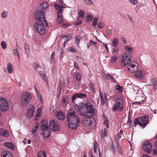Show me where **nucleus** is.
<instances>
[{
	"label": "nucleus",
	"instance_id": "obj_1",
	"mask_svg": "<svg viewBox=\"0 0 157 157\" xmlns=\"http://www.w3.org/2000/svg\"><path fill=\"white\" fill-rule=\"evenodd\" d=\"M68 126L72 129H76L80 123V119L75 111L70 109L67 116Z\"/></svg>",
	"mask_w": 157,
	"mask_h": 157
},
{
	"label": "nucleus",
	"instance_id": "obj_2",
	"mask_svg": "<svg viewBox=\"0 0 157 157\" xmlns=\"http://www.w3.org/2000/svg\"><path fill=\"white\" fill-rule=\"evenodd\" d=\"M149 117L147 115H143L134 119V124L136 127L137 124L142 126L143 128L148 123Z\"/></svg>",
	"mask_w": 157,
	"mask_h": 157
},
{
	"label": "nucleus",
	"instance_id": "obj_3",
	"mask_svg": "<svg viewBox=\"0 0 157 157\" xmlns=\"http://www.w3.org/2000/svg\"><path fill=\"white\" fill-rule=\"evenodd\" d=\"M40 128L42 131V135L43 138H48L51 134L50 129L48 126H46L41 121Z\"/></svg>",
	"mask_w": 157,
	"mask_h": 157
},
{
	"label": "nucleus",
	"instance_id": "obj_4",
	"mask_svg": "<svg viewBox=\"0 0 157 157\" xmlns=\"http://www.w3.org/2000/svg\"><path fill=\"white\" fill-rule=\"evenodd\" d=\"M31 98V96L28 92H24L21 95V103L24 106H26L28 104Z\"/></svg>",
	"mask_w": 157,
	"mask_h": 157
},
{
	"label": "nucleus",
	"instance_id": "obj_5",
	"mask_svg": "<svg viewBox=\"0 0 157 157\" xmlns=\"http://www.w3.org/2000/svg\"><path fill=\"white\" fill-rule=\"evenodd\" d=\"M44 11L42 10H38L34 13L35 20L36 22L35 23H40L42 22V20L45 17Z\"/></svg>",
	"mask_w": 157,
	"mask_h": 157
},
{
	"label": "nucleus",
	"instance_id": "obj_6",
	"mask_svg": "<svg viewBox=\"0 0 157 157\" xmlns=\"http://www.w3.org/2000/svg\"><path fill=\"white\" fill-rule=\"evenodd\" d=\"M122 56V59L121 61V65L124 67L126 66L129 63L131 60L132 57L131 54L129 52H126Z\"/></svg>",
	"mask_w": 157,
	"mask_h": 157
},
{
	"label": "nucleus",
	"instance_id": "obj_7",
	"mask_svg": "<svg viewBox=\"0 0 157 157\" xmlns=\"http://www.w3.org/2000/svg\"><path fill=\"white\" fill-rule=\"evenodd\" d=\"M49 128L50 130L53 132H58L60 130V126L59 125L58 122L54 119L50 120L49 124Z\"/></svg>",
	"mask_w": 157,
	"mask_h": 157
},
{
	"label": "nucleus",
	"instance_id": "obj_8",
	"mask_svg": "<svg viewBox=\"0 0 157 157\" xmlns=\"http://www.w3.org/2000/svg\"><path fill=\"white\" fill-rule=\"evenodd\" d=\"M43 23L40 24L38 23H34L33 24L36 31L40 35H44L45 32V29L43 26Z\"/></svg>",
	"mask_w": 157,
	"mask_h": 157
},
{
	"label": "nucleus",
	"instance_id": "obj_9",
	"mask_svg": "<svg viewBox=\"0 0 157 157\" xmlns=\"http://www.w3.org/2000/svg\"><path fill=\"white\" fill-rule=\"evenodd\" d=\"M88 105V103L82 101L79 103V105L75 104V107L76 110L80 114L81 112L82 113V111L85 109L84 107H85L86 109Z\"/></svg>",
	"mask_w": 157,
	"mask_h": 157
},
{
	"label": "nucleus",
	"instance_id": "obj_10",
	"mask_svg": "<svg viewBox=\"0 0 157 157\" xmlns=\"http://www.w3.org/2000/svg\"><path fill=\"white\" fill-rule=\"evenodd\" d=\"M86 96L87 95L84 94L82 93H76L74 94L72 97V102L74 104H75V100L76 98H78L81 99H83L84 98H86Z\"/></svg>",
	"mask_w": 157,
	"mask_h": 157
},
{
	"label": "nucleus",
	"instance_id": "obj_11",
	"mask_svg": "<svg viewBox=\"0 0 157 157\" xmlns=\"http://www.w3.org/2000/svg\"><path fill=\"white\" fill-rule=\"evenodd\" d=\"M137 64L136 70L134 72V75L137 78H139L140 79H143L144 78V76L142 74L143 71H138L139 68V66L138 63L137 62H135Z\"/></svg>",
	"mask_w": 157,
	"mask_h": 157
},
{
	"label": "nucleus",
	"instance_id": "obj_12",
	"mask_svg": "<svg viewBox=\"0 0 157 157\" xmlns=\"http://www.w3.org/2000/svg\"><path fill=\"white\" fill-rule=\"evenodd\" d=\"M31 108L30 109H28L27 113V117L28 118L32 117L34 115L35 112V108L34 106L31 105Z\"/></svg>",
	"mask_w": 157,
	"mask_h": 157
},
{
	"label": "nucleus",
	"instance_id": "obj_13",
	"mask_svg": "<svg viewBox=\"0 0 157 157\" xmlns=\"http://www.w3.org/2000/svg\"><path fill=\"white\" fill-rule=\"evenodd\" d=\"M56 116L58 119L60 121L63 120L65 118V113L62 111H58L56 112Z\"/></svg>",
	"mask_w": 157,
	"mask_h": 157
},
{
	"label": "nucleus",
	"instance_id": "obj_14",
	"mask_svg": "<svg viewBox=\"0 0 157 157\" xmlns=\"http://www.w3.org/2000/svg\"><path fill=\"white\" fill-rule=\"evenodd\" d=\"M86 114H87V113H85V111H84V112L83 113L81 112V113L80 114L82 117H84L82 119H83V121H86V122L87 123V121H88L89 120L90 121V123H92V122L91 121L90 119L91 117L90 116H89L88 115Z\"/></svg>",
	"mask_w": 157,
	"mask_h": 157
},
{
	"label": "nucleus",
	"instance_id": "obj_15",
	"mask_svg": "<svg viewBox=\"0 0 157 157\" xmlns=\"http://www.w3.org/2000/svg\"><path fill=\"white\" fill-rule=\"evenodd\" d=\"M85 111V113H87L93 114L95 113L94 109L93 108V106L92 105H89L86 109Z\"/></svg>",
	"mask_w": 157,
	"mask_h": 157
},
{
	"label": "nucleus",
	"instance_id": "obj_16",
	"mask_svg": "<svg viewBox=\"0 0 157 157\" xmlns=\"http://www.w3.org/2000/svg\"><path fill=\"white\" fill-rule=\"evenodd\" d=\"M4 145L7 148L10 149L13 151H14L15 149L14 145L12 142H5L4 143Z\"/></svg>",
	"mask_w": 157,
	"mask_h": 157
},
{
	"label": "nucleus",
	"instance_id": "obj_17",
	"mask_svg": "<svg viewBox=\"0 0 157 157\" xmlns=\"http://www.w3.org/2000/svg\"><path fill=\"white\" fill-rule=\"evenodd\" d=\"M54 6L55 9L58 11V13L59 14L62 13L63 11V9L62 8V6L59 4H58L57 3H55L54 4Z\"/></svg>",
	"mask_w": 157,
	"mask_h": 157
},
{
	"label": "nucleus",
	"instance_id": "obj_18",
	"mask_svg": "<svg viewBox=\"0 0 157 157\" xmlns=\"http://www.w3.org/2000/svg\"><path fill=\"white\" fill-rule=\"evenodd\" d=\"M8 102L7 103L4 104L3 105H2V107L0 108L2 111L4 112H7L8 110Z\"/></svg>",
	"mask_w": 157,
	"mask_h": 157
},
{
	"label": "nucleus",
	"instance_id": "obj_19",
	"mask_svg": "<svg viewBox=\"0 0 157 157\" xmlns=\"http://www.w3.org/2000/svg\"><path fill=\"white\" fill-rule=\"evenodd\" d=\"M143 149L148 154H150L151 152V150L152 148H150V147H148L146 146L145 144H143L142 147Z\"/></svg>",
	"mask_w": 157,
	"mask_h": 157
},
{
	"label": "nucleus",
	"instance_id": "obj_20",
	"mask_svg": "<svg viewBox=\"0 0 157 157\" xmlns=\"http://www.w3.org/2000/svg\"><path fill=\"white\" fill-rule=\"evenodd\" d=\"M152 85H154V90H155L157 88V80L155 79H152L151 80Z\"/></svg>",
	"mask_w": 157,
	"mask_h": 157
},
{
	"label": "nucleus",
	"instance_id": "obj_21",
	"mask_svg": "<svg viewBox=\"0 0 157 157\" xmlns=\"http://www.w3.org/2000/svg\"><path fill=\"white\" fill-rule=\"evenodd\" d=\"M7 101L6 99L3 97L0 96V108L4 104L7 103Z\"/></svg>",
	"mask_w": 157,
	"mask_h": 157
},
{
	"label": "nucleus",
	"instance_id": "obj_22",
	"mask_svg": "<svg viewBox=\"0 0 157 157\" xmlns=\"http://www.w3.org/2000/svg\"><path fill=\"white\" fill-rule=\"evenodd\" d=\"M42 9H47L48 8V4L46 2H42L40 4Z\"/></svg>",
	"mask_w": 157,
	"mask_h": 157
},
{
	"label": "nucleus",
	"instance_id": "obj_23",
	"mask_svg": "<svg viewBox=\"0 0 157 157\" xmlns=\"http://www.w3.org/2000/svg\"><path fill=\"white\" fill-rule=\"evenodd\" d=\"M7 70L9 73L11 74L13 72V67L12 64L9 63L7 65Z\"/></svg>",
	"mask_w": 157,
	"mask_h": 157
},
{
	"label": "nucleus",
	"instance_id": "obj_24",
	"mask_svg": "<svg viewBox=\"0 0 157 157\" xmlns=\"http://www.w3.org/2000/svg\"><path fill=\"white\" fill-rule=\"evenodd\" d=\"M93 17L90 14H88L86 17V21L87 22L90 23L91 22L93 19Z\"/></svg>",
	"mask_w": 157,
	"mask_h": 157
},
{
	"label": "nucleus",
	"instance_id": "obj_25",
	"mask_svg": "<svg viewBox=\"0 0 157 157\" xmlns=\"http://www.w3.org/2000/svg\"><path fill=\"white\" fill-rule=\"evenodd\" d=\"M106 77L108 79H111L113 82L115 83L118 82H117L115 79L113 78V77L109 73H107L106 75Z\"/></svg>",
	"mask_w": 157,
	"mask_h": 157
},
{
	"label": "nucleus",
	"instance_id": "obj_26",
	"mask_svg": "<svg viewBox=\"0 0 157 157\" xmlns=\"http://www.w3.org/2000/svg\"><path fill=\"white\" fill-rule=\"evenodd\" d=\"M97 43L94 41H93L92 40H90V42L89 43H87V47L88 49L90 48L91 45L92 46H94L95 45H96Z\"/></svg>",
	"mask_w": 157,
	"mask_h": 157
},
{
	"label": "nucleus",
	"instance_id": "obj_27",
	"mask_svg": "<svg viewBox=\"0 0 157 157\" xmlns=\"http://www.w3.org/2000/svg\"><path fill=\"white\" fill-rule=\"evenodd\" d=\"M61 16V15H59V13H57V20L56 22L59 24H61L63 22L62 18Z\"/></svg>",
	"mask_w": 157,
	"mask_h": 157
},
{
	"label": "nucleus",
	"instance_id": "obj_28",
	"mask_svg": "<svg viewBox=\"0 0 157 157\" xmlns=\"http://www.w3.org/2000/svg\"><path fill=\"white\" fill-rule=\"evenodd\" d=\"M35 89L37 95V96L39 98H40L41 102L42 103L43 100H42V98L41 95L40 94V92L38 91V90L37 89V88L36 86H35Z\"/></svg>",
	"mask_w": 157,
	"mask_h": 157
},
{
	"label": "nucleus",
	"instance_id": "obj_29",
	"mask_svg": "<svg viewBox=\"0 0 157 157\" xmlns=\"http://www.w3.org/2000/svg\"><path fill=\"white\" fill-rule=\"evenodd\" d=\"M24 47L25 48V53L27 55H29L30 51L29 45L27 44L26 43L25 44Z\"/></svg>",
	"mask_w": 157,
	"mask_h": 157
},
{
	"label": "nucleus",
	"instance_id": "obj_30",
	"mask_svg": "<svg viewBox=\"0 0 157 157\" xmlns=\"http://www.w3.org/2000/svg\"><path fill=\"white\" fill-rule=\"evenodd\" d=\"M124 49L126 51H128L129 53L132 52L133 50L132 47L128 45H126Z\"/></svg>",
	"mask_w": 157,
	"mask_h": 157
},
{
	"label": "nucleus",
	"instance_id": "obj_31",
	"mask_svg": "<svg viewBox=\"0 0 157 157\" xmlns=\"http://www.w3.org/2000/svg\"><path fill=\"white\" fill-rule=\"evenodd\" d=\"M41 108H39L37 109L35 115V117H40L41 115Z\"/></svg>",
	"mask_w": 157,
	"mask_h": 157
},
{
	"label": "nucleus",
	"instance_id": "obj_32",
	"mask_svg": "<svg viewBox=\"0 0 157 157\" xmlns=\"http://www.w3.org/2000/svg\"><path fill=\"white\" fill-rule=\"evenodd\" d=\"M62 102L63 103L65 104L66 105L67 104V102H68V98L66 95L63 96L62 98Z\"/></svg>",
	"mask_w": 157,
	"mask_h": 157
},
{
	"label": "nucleus",
	"instance_id": "obj_33",
	"mask_svg": "<svg viewBox=\"0 0 157 157\" xmlns=\"http://www.w3.org/2000/svg\"><path fill=\"white\" fill-rule=\"evenodd\" d=\"M40 24H42L43 23V26H44L46 27H47L48 26V24L47 21L46 20L45 17V18L42 20V22L40 23H39Z\"/></svg>",
	"mask_w": 157,
	"mask_h": 157
},
{
	"label": "nucleus",
	"instance_id": "obj_34",
	"mask_svg": "<svg viewBox=\"0 0 157 157\" xmlns=\"http://www.w3.org/2000/svg\"><path fill=\"white\" fill-rule=\"evenodd\" d=\"M78 15L79 17H80L81 18H82L85 16V13L83 10H81L78 13Z\"/></svg>",
	"mask_w": 157,
	"mask_h": 157
},
{
	"label": "nucleus",
	"instance_id": "obj_35",
	"mask_svg": "<svg viewBox=\"0 0 157 157\" xmlns=\"http://www.w3.org/2000/svg\"><path fill=\"white\" fill-rule=\"evenodd\" d=\"M118 57L116 56H112L111 58L110 62L113 63H114L117 60Z\"/></svg>",
	"mask_w": 157,
	"mask_h": 157
},
{
	"label": "nucleus",
	"instance_id": "obj_36",
	"mask_svg": "<svg viewBox=\"0 0 157 157\" xmlns=\"http://www.w3.org/2000/svg\"><path fill=\"white\" fill-rule=\"evenodd\" d=\"M132 120L130 117V113L129 112L127 124L129 126V127L132 125Z\"/></svg>",
	"mask_w": 157,
	"mask_h": 157
},
{
	"label": "nucleus",
	"instance_id": "obj_37",
	"mask_svg": "<svg viewBox=\"0 0 157 157\" xmlns=\"http://www.w3.org/2000/svg\"><path fill=\"white\" fill-rule=\"evenodd\" d=\"M116 90L118 91L119 92L121 93L123 91V87L119 84H117L116 86Z\"/></svg>",
	"mask_w": 157,
	"mask_h": 157
},
{
	"label": "nucleus",
	"instance_id": "obj_38",
	"mask_svg": "<svg viewBox=\"0 0 157 157\" xmlns=\"http://www.w3.org/2000/svg\"><path fill=\"white\" fill-rule=\"evenodd\" d=\"M75 78L78 81H79L81 80V76L80 73L79 72H76V74H75Z\"/></svg>",
	"mask_w": 157,
	"mask_h": 157
},
{
	"label": "nucleus",
	"instance_id": "obj_39",
	"mask_svg": "<svg viewBox=\"0 0 157 157\" xmlns=\"http://www.w3.org/2000/svg\"><path fill=\"white\" fill-rule=\"evenodd\" d=\"M1 136L6 137H8L9 136V132L4 129V131H3Z\"/></svg>",
	"mask_w": 157,
	"mask_h": 157
},
{
	"label": "nucleus",
	"instance_id": "obj_40",
	"mask_svg": "<svg viewBox=\"0 0 157 157\" xmlns=\"http://www.w3.org/2000/svg\"><path fill=\"white\" fill-rule=\"evenodd\" d=\"M81 37L80 35H77L75 37V42L77 45L79 44L80 40Z\"/></svg>",
	"mask_w": 157,
	"mask_h": 157
},
{
	"label": "nucleus",
	"instance_id": "obj_41",
	"mask_svg": "<svg viewBox=\"0 0 157 157\" xmlns=\"http://www.w3.org/2000/svg\"><path fill=\"white\" fill-rule=\"evenodd\" d=\"M10 154V152L9 151H3L2 153V157H6L7 155H9V154Z\"/></svg>",
	"mask_w": 157,
	"mask_h": 157
},
{
	"label": "nucleus",
	"instance_id": "obj_42",
	"mask_svg": "<svg viewBox=\"0 0 157 157\" xmlns=\"http://www.w3.org/2000/svg\"><path fill=\"white\" fill-rule=\"evenodd\" d=\"M112 43L113 46L114 47H116L118 44V42H117V38H113L112 41Z\"/></svg>",
	"mask_w": 157,
	"mask_h": 157
},
{
	"label": "nucleus",
	"instance_id": "obj_43",
	"mask_svg": "<svg viewBox=\"0 0 157 157\" xmlns=\"http://www.w3.org/2000/svg\"><path fill=\"white\" fill-rule=\"evenodd\" d=\"M98 19L97 17H94L93 20V22L92 23V25L93 27L96 26L97 25Z\"/></svg>",
	"mask_w": 157,
	"mask_h": 157
},
{
	"label": "nucleus",
	"instance_id": "obj_44",
	"mask_svg": "<svg viewBox=\"0 0 157 157\" xmlns=\"http://www.w3.org/2000/svg\"><path fill=\"white\" fill-rule=\"evenodd\" d=\"M106 34H104V36L106 38L107 36H110L112 35V32L111 30L107 28L106 30Z\"/></svg>",
	"mask_w": 157,
	"mask_h": 157
},
{
	"label": "nucleus",
	"instance_id": "obj_45",
	"mask_svg": "<svg viewBox=\"0 0 157 157\" xmlns=\"http://www.w3.org/2000/svg\"><path fill=\"white\" fill-rule=\"evenodd\" d=\"M90 87L91 90L92 92L93 93L95 92V89L94 85L92 82V81H91L90 82Z\"/></svg>",
	"mask_w": 157,
	"mask_h": 157
},
{
	"label": "nucleus",
	"instance_id": "obj_46",
	"mask_svg": "<svg viewBox=\"0 0 157 157\" xmlns=\"http://www.w3.org/2000/svg\"><path fill=\"white\" fill-rule=\"evenodd\" d=\"M149 140H148L144 142V143L143 144H145L146 146L148 147H150V148H151L152 146V144L150 142Z\"/></svg>",
	"mask_w": 157,
	"mask_h": 157
},
{
	"label": "nucleus",
	"instance_id": "obj_47",
	"mask_svg": "<svg viewBox=\"0 0 157 157\" xmlns=\"http://www.w3.org/2000/svg\"><path fill=\"white\" fill-rule=\"evenodd\" d=\"M84 2L85 3L88 5H91L93 4L92 1L90 0H84Z\"/></svg>",
	"mask_w": 157,
	"mask_h": 157
},
{
	"label": "nucleus",
	"instance_id": "obj_48",
	"mask_svg": "<svg viewBox=\"0 0 157 157\" xmlns=\"http://www.w3.org/2000/svg\"><path fill=\"white\" fill-rule=\"evenodd\" d=\"M1 44L3 49H4L6 48V44L5 41H2L1 43Z\"/></svg>",
	"mask_w": 157,
	"mask_h": 157
},
{
	"label": "nucleus",
	"instance_id": "obj_49",
	"mask_svg": "<svg viewBox=\"0 0 157 157\" xmlns=\"http://www.w3.org/2000/svg\"><path fill=\"white\" fill-rule=\"evenodd\" d=\"M98 27L100 29H102L104 26V24L103 22H99L98 24Z\"/></svg>",
	"mask_w": 157,
	"mask_h": 157
},
{
	"label": "nucleus",
	"instance_id": "obj_50",
	"mask_svg": "<svg viewBox=\"0 0 157 157\" xmlns=\"http://www.w3.org/2000/svg\"><path fill=\"white\" fill-rule=\"evenodd\" d=\"M119 52L118 49L117 48L115 47L114 48H113L112 51L113 54H114L115 53H117Z\"/></svg>",
	"mask_w": 157,
	"mask_h": 157
},
{
	"label": "nucleus",
	"instance_id": "obj_51",
	"mask_svg": "<svg viewBox=\"0 0 157 157\" xmlns=\"http://www.w3.org/2000/svg\"><path fill=\"white\" fill-rule=\"evenodd\" d=\"M118 105L117 104H114L113 108V111H117V110L118 108Z\"/></svg>",
	"mask_w": 157,
	"mask_h": 157
},
{
	"label": "nucleus",
	"instance_id": "obj_52",
	"mask_svg": "<svg viewBox=\"0 0 157 157\" xmlns=\"http://www.w3.org/2000/svg\"><path fill=\"white\" fill-rule=\"evenodd\" d=\"M41 122L46 126H48V122L47 120L44 119L41 121Z\"/></svg>",
	"mask_w": 157,
	"mask_h": 157
},
{
	"label": "nucleus",
	"instance_id": "obj_53",
	"mask_svg": "<svg viewBox=\"0 0 157 157\" xmlns=\"http://www.w3.org/2000/svg\"><path fill=\"white\" fill-rule=\"evenodd\" d=\"M7 15V12L6 11H5V12H3L2 13V16L3 18H5L6 17Z\"/></svg>",
	"mask_w": 157,
	"mask_h": 157
},
{
	"label": "nucleus",
	"instance_id": "obj_54",
	"mask_svg": "<svg viewBox=\"0 0 157 157\" xmlns=\"http://www.w3.org/2000/svg\"><path fill=\"white\" fill-rule=\"evenodd\" d=\"M127 70L128 71L131 73H133L136 71V70L135 69L134 70L133 69L132 70L130 68V67L129 66H128L127 67Z\"/></svg>",
	"mask_w": 157,
	"mask_h": 157
},
{
	"label": "nucleus",
	"instance_id": "obj_55",
	"mask_svg": "<svg viewBox=\"0 0 157 157\" xmlns=\"http://www.w3.org/2000/svg\"><path fill=\"white\" fill-rule=\"evenodd\" d=\"M117 148L118 150V151L119 153L121 155H122V150L121 149V146H119L118 147H117Z\"/></svg>",
	"mask_w": 157,
	"mask_h": 157
},
{
	"label": "nucleus",
	"instance_id": "obj_56",
	"mask_svg": "<svg viewBox=\"0 0 157 157\" xmlns=\"http://www.w3.org/2000/svg\"><path fill=\"white\" fill-rule=\"evenodd\" d=\"M55 54V52H53L51 55V56L50 58V60L51 61V63L52 62L54 58V54Z\"/></svg>",
	"mask_w": 157,
	"mask_h": 157
},
{
	"label": "nucleus",
	"instance_id": "obj_57",
	"mask_svg": "<svg viewBox=\"0 0 157 157\" xmlns=\"http://www.w3.org/2000/svg\"><path fill=\"white\" fill-rule=\"evenodd\" d=\"M69 48V49H68V50L71 52H74L77 51V50H76L75 48H72L71 47H70Z\"/></svg>",
	"mask_w": 157,
	"mask_h": 157
},
{
	"label": "nucleus",
	"instance_id": "obj_58",
	"mask_svg": "<svg viewBox=\"0 0 157 157\" xmlns=\"http://www.w3.org/2000/svg\"><path fill=\"white\" fill-rule=\"evenodd\" d=\"M8 108H10L11 109L13 107V103L10 101H8Z\"/></svg>",
	"mask_w": 157,
	"mask_h": 157
},
{
	"label": "nucleus",
	"instance_id": "obj_59",
	"mask_svg": "<svg viewBox=\"0 0 157 157\" xmlns=\"http://www.w3.org/2000/svg\"><path fill=\"white\" fill-rule=\"evenodd\" d=\"M74 67L77 70H79L80 69L79 67L78 66V63H75V62H74Z\"/></svg>",
	"mask_w": 157,
	"mask_h": 157
},
{
	"label": "nucleus",
	"instance_id": "obj_60",
	"mask_svg": "<svg viewBox=\"0 0 157 157\" xmlns=\"http://www.w3.org/2000/svg\"><path fill=\"white\" fill-rule=\"evenodd\" d=\"M70 26V25L69 24L66 23H65L63 24L62 27H63V28H66Z\"/></svg>",
	"mask_w": 157,
	"mask_h": 157
},
{
	"label": "nucleus",
	"instance_id": "obj_61",
	"mask_svg": "<svg viewBox=\"0 0 157 157\" xmlns=\"http://www.w3.org/2000/svg\"><path fill=\"white\" fill-rule=\"evenodd\" d=\"M118 111L119 112H121L123 109V104H122V105L121 106H118Z\"/></svg>",
	"mask_w": 157,
	"mask_h": 157
},
{
	"label": "nucleus",
	"instance_id": "obj_62",
	"mask_svg": "<svg viewBox=\"0 0 157 157\" xmlns=\"http://www.w3.org/2000/svg\"><path fill=\"white\" fill-rule=\"evenodd\" d=\"M13 54L15 56L17 54H19L18 52V51L17 49L15 48L13 50Z\"/></svg>",
	"mask_w": 157,
	"mask_h": 157
},
{
	"label": "nucleus",
	"instance_id": "obj_63",
	"mask_svg": "<svg viewBox=\"0 0 157 157\" xmlns=\"http://www.w3.org/2000/svg\"><path fill=\"white\" fill-rule=\"evenodd\" d=\"M64 37L67 38H69V39L70 40L71 38V36L70 34H69L68 35H64Z\"/></svg>",
	"mask_w": 157,
	"mask_h": 157
},
{
	"label": "nucleus",
	"instance_id": "obj_64",
	"mask_svg": "<svg viewBox=\"0 0 157 157\" xmlns=\"http://www.w3.org/2000/svg\"><path fill=\"white\" fill-rule=\"evenodd\" d=\"M121 41L123 42V44H125L126 43L127 41H126V39L124 38V36H122L121 38Z\"/></svg>",
	"mask_w": 157,
	"mask_h": 157
}]
</instances>
